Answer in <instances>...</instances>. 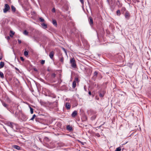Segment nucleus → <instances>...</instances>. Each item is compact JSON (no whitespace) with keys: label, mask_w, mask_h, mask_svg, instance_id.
<instances>
[{"label":"nucleus","mask_w":151,"mask_h":151,"mask_svg":"<svg viewBox=\"0 0 151 151\" xmlns=\"http://www.w3.org/2000/svg\"><path fill=\"white\" fill-rule=\"evenodd\" d=\"M70 62L71 64V66L72 67L74 68H76L77 65L75 60L74 58H72L70 59Z\"/></svg>","instance_id":"1"},{"label":"nucleus","mask_w":151,"mask_h":151,"mask_svg":"<svg viewBox=\"0 0 151 151\" xmlns=\"http://www.w3.org/2000/svg\"><path fill=\"white\" fill-rule=\"evenodd\" d=\"M10 9V7L7 4H5L4 8L3 9V12L4 13H6Z\"/></svg>","instance_id":"2"},{"label":"nucleus","mask_w":151,"mask_h":151,"mask_svg":"<svg viewBox=\"0 0 151 151\" xmlns=\"http://www.w3.org/2000/svg\"><path fill=\"white\" fill-rule=\"evenodd\" d=\"M12 128L14 131L19 130V126L17 124H15L14 123L13 126H12Z\"/></svg>","instance_id":"3"},{"label":"nucleus","mask_w":151,"mask_h":151,"mask_svg":"<svg viewBox=\"0 0 151 151\" xmlns=\"http://www.w3.org/2000/svg\"><path fill=\"white\" fill-rule=\"evenodd\" d=\"M124 16L125 18L127 19H129L130 17V14L129 12L127 11L126 12Z\"/></svg>","instance_id":"4"},{"label":"nucleus","mask_w":151,"mask_h":151,"mask_svg":"<svg viewBox=\"0 0 151 151\" xmlns=\"http://www.w3.org/2000/svg\"><path fill=\"white\" fill-rule=\"evenodd\" d=\"M79 81L78 78L77 77H76L75 79L74 80L73 82L72 85H76L77 83H78Z\"/></svg>","instance_id":"5"},{"label":"nucleus","mask_w":151,"mask_h":151,"mask_svg":"<svg viewBox=\"0 0 151 151\" xmlns=\"http://www.w3.org/2000/svg\"><path fill=\"white\" fill-rule=\"evenodd\" d=\"M88 21L90 24L91 26H92L93 24V21L91 17H90L88 18Z\"/></svg>","instance_id":"6"},{"label":"nucleus","mask_w":151,"mask_h":151,"mask_svg":"<svg viewBox=\"0 0 151 151\" xmlns=\"http://www.w3.org/2000/svg\"><path fill=\"white\" fill-rule=\"evenodd\" d=\"M65 107L67 110H69L70 109L71 105L69 103H66L65 104Z\"/></svg>","instance_id":"7"},{"label":"nucleus","mask_w":151,"mask_h":151,"mask_svg":"<svg viewBox=\"0 0 151 151\" xmlns=\"http://www.w3.org/2000/svg\"><path fill=\"white\" fill-rule=\"evenodd\" d=\"M54 55V52L53 51H51L50 52L49 54V56H50V57L51 59H53V56Z\"/></svg>","instance_id":"8"},{"label":"nucleus","mask_w":151,"mask_h":151,"mask_svg":"<svg viewBox=\"0 0 151 151\" xmlns=\"http://www.w3.org/2000/svg\"><path fill=\"white\" fill-rule=\"evenodd\" d=\"M77 112L76 111H74L72 114L71 116L73 117H74L77 115Z\"/></svg>","instance_id":"9"},{"label":"nucleus","mask_w":151,"mask_h":151,"mask_svg":"<svg viewBox=\"0 0 151 151\" xmlns=\"http://www.w3.org/2000/svg\"><path fill=\"white\" fill-rule=\"evenodd\" d=\"M52 23L55 27H57V23L55 20L54 19H52Z\"/></svg>","instance_id":"10"},{"label":"nucleus","mask_w":151,"mask_h":151,"mask_svg":"<svg viewBox=\"0 0 151 151\" xmlns=\"http://www.w3.org/2000/svg\"><path fill=\"white\" fill-rule=\"evenodd\" d=\"M14 123L12 122H8L7 123V125L10 127L11 128H12V126H13L14 125Z\"/></svg>","instance_id":"11"},{"label":"nucleus","mask_w":151,"mask_h":151,"mask_svg":"<svg viewBox=\"0 0 151 151\" xmlns=\"http://www.w3.org/2000/svg\"><path fill=\"white\" fill-rule=\"evenodd\" d=\"M105 93V92L104 91H103L102 92H101L99 93V96L100 97H103L104 96Z\"/></svg>","instance_id":"12"},{"label":"nucleus","mask_w":151,"mask_h":151,"mask_svg":"<svg viewBox=\"0 0 151 151\" xmlns=\"http://www.w3.org/2000/svg\"><path fill=\"white\" fill-rule=\"evenodd\" d=\"M41 25L43 29H45L47 27V25L45 23H42Z\"/></svg>","instance_id":"13"},{"label":"nucleus","mask_w":151,"mask_h":151,"mask_svg":"<svg viewBox=\"0 0 151 151\" xmlns=\"http://www.w3.org/2000/svg\"><path fill=\"white\" fill-rule=\"evenodd\" d=\"M67 129L69 131H71L72 130V128L70 125H68L67 126Z\"/></svg>","instance_id":"14"},{"label":"nucleus","mask_w":151,"mask_h":151,"mask_svg":"<svg viewBox=\"0 0 151 151\" xmlns=\"http://www.w3.org/2000/svg\"><path fill=\"white\" fill-rule=\"evenodd\" d=\"M13 147L14 148L17 150H20V147L18 145H14L13 146Z\"/></svg>","instance_id":"15"},{"label":"nucleus","mask_w":151,"mask_h":151,"mask_svg":"<svg viewBox=\"0 0 151 151\" xmlns=\"http://www.w3.org/2000/svg\"><path fill=\"white\" fill-rule=\"evenodd\" d=\"M3 105L8 109V105L4 102H2Z\"/></svg>","instance_id":"16"},{"label":"nucleus","mask_w":151,"mask_h":151,"mask_svg":"<svg viewBox=\"0 0 151 151\" xmlns=\"http://www.w3.org/2000/svg\"><path fill=\"white\" fill-rule=\"evenodd\" d=\"M4 63L3 62H0V68H3L4 66Z\"/></svg>","instance_id":"17"},{"label":"nucleus","mask_w":151,"mask_h":151,"mask_svg":"<svg viewBox=\"0 0 151 151\" xmlns=\"http://www.w3.org/2000/svg\"><path fill=\"white\" fill-rule=\"evenodd\" d=\"M98 75V72L97 71H95L93 73V77L96 78Z\"/></svg>","instance_id":"18"},{"label":"nucleus","mask_w":151,"mask_h":151,"mask_svg":"<svg viewBox=\"0 0 151 151\" xmlns=\"http://www.w3.org/2000/svg\"><path fill=\"white\" fill-rule=\"evenodd\" d=\"M28 52L27 51H25L24 52V55L25 56L27 57L28 55Z\"/></svg>","instance_id":"19"},{"label":"nucleus","mask_w":151,"mask_h":151,"mask_svg":"<svg viewBox=\"0 0 151 151\" xmlns=\"http://www.w3.org/2000/svg\"><path fill=\"white\" fill-rule=\"evenodd\" d=\"M10 32L11 33V34H10V36L11 37H12L13 36V35H14V32L12 31H10Z\"/></svg>","instance_id":"20"},{"label":"nucleus","mask_w":151,"mask_h":151,"mask_svg":"<svg viewBox=\"0 0 151 151\" xmlns=\"http://www.w3.org/2000/svg\"><path fill=\"white\" fill-rule=\"evenodd\" d=\"M0 76L2 78H4V74L2 72H0Z\"/></svg>","instance_id":"21"},{"label":"nucleus","mask_w":151,"mask_h":151,"mask_svg":"<svg viewBox=\"0 0 151 151\" xmlns=\"http://www.w3.org/2000/svg\"><path fill=\"white\" fill-rule=\"evenodd\" d=\"M23 119H22L23 121H26L27 119V117L25 115H23Z\"/></svg>","instance_id":"22"},{"label":"nucleus","mask_w":151,"mask_h":151,"mask_svg":"<svg viewBox=\"0 0 151 151\" xmlns=\"http://www.w3.org/2000/svg\"><path fill=\"white\" fill-rule=\"evenodd\" d=\"M39 20L41 22H44L45 21V20L42 17H40Z\"/></svg>","instance_id":"23"},{"label":"nucleus","mask_w":151,"mask_h":151,"mask_svg":"<svg viewBox=\"0 0 151 151\" xmlns=\"http://www.w3.org/2000/svg\"><path fill=\"white\" fill-rule=\"evenodd\" d=\"M11 8H12V11L13 12H15L16 11V8H15V7L14 6H12Z\"/></svg>","instance_id":"24"},{"label":"nucleus","mask_w":151,"mask_h":151,"mask_svg":"<svg viewBox=\"0 0 151 151\" xmlns=\"http://www.w3.org/2000/svg\"><path fill=\"white\" fill-rule=\"evenodd\" d=\"M28 32L26 30H24L23 32V34L25 35H28Z\"/></svg>","instance_id":"25"},{"label":"nucleus","mask_w":151,"mask_h":151,"mask_svg":"<svg viewBox=\"0 0 151 151\" xmlns=\"http://www.w3.org/2000/svg\"><path fill=\"white\" fill-rule=\"evenodd\" d=\"M121 150V149L120 147H118L117 148L115 151H120Z\"/></svg>","instance_id":"26"},{"label":"nucleus","mask_w":151,"mask_h":151,"mask_svg":"<svg viewBox=\"0 0 151 151\" xmlns=\"http://www.w3.org/2000/svg\"><path fill=\"white\" fill-rule=\"evenodd\" d=\"M56 76V74L55 73H53L51 75V77L52 78H54Z\"/></svg>","instance_id":"27"},{"label":"nucleus","mask_w":151,"mask_h":151,"mask_svg":"<svg viewBox=\"0 0 151 151\" xmlns=\"http://www.w3.org/2000/svg\"><path fill=\"white\" fill-rule=\"evenodd\" d=\"M116 14L118 15V16H119V15L120 14V11L119 10H118L117 11H116Z\"/></svg>","instance_id":"28"},{"label":"nucleus","mask_w":151,"mask_h":151,"mask_svg":"<svg viewBox=\"0 0 151 151\" xmlns=\"http://www.w3.org/2000/svg\"><path fill=\"white\" fill-rule=\"evenodd\" d=\"M30 113L31 114H32L33 113V109L31 108V107H30Z\"/></svg>","instance_id":"29"},{"label":"nucleus","mask_w":151,"mask_h":151,"mask_svg":"<svg viewBox=\"0 0 151 151\" xmlns=\"http://www.w3.org/2000/svg\"><path fill=\"white\" fill-rule=\"evenodd\" d=\"M36 116V115L35 114H34L33 115L32 118L30 119V120H34V119L35 118Z\"/></svg>","instance_id":"30"},{"label":"nucleus","mask_w":151,"mask_h":151,"mask_svg":"<svg viewBox=\"0 0 151 151\" xmlns=\"http://www.w3.org/2000/svg\"><path fill=\"white\" fill-rule=\"evenodd\" d=\"M60 60L62 63H63L64 61V58L63 57H62L60 59Z\"/></svg>","instance_id":"31"},{"label":"nucleus","mask_w":151,"mask_h":151,"mask_svg":"<svg viewBox=\"0 0 151 151\" xmlns=\"http://www.w3.org/2000/svg\"><path fill=\"white\" fill-rule=\"evenodd\" d=\"M95 136L97 137H100V135L99 133H96L95 134Z\"/></svg>","instance_id":"32"},{"label":"nucleus","mask_w":151,"mask_h":151,"mask_svg":"<svg viewBox=\"0 0 151 151\" xmlns=\"http://www.w3.org/2000/svg\"><path fill=\"white\" fill-rule=\"evenodd\" d=\"M45 63V60H42L41 61V63L42 64H43Z\"/></svg>","instance_id":"33"},{"label":"nucleus","mask_w":151,"mask_h":151,"mask_svg":"<svg viewBox=\"0 0 151 151\" xmlns=\"http://www.w3.org/2000/svg\"><path fill=\"white\" fill-rule=\"evenodd\" d=\"M21 60L22 61H23L24 60V59L22 57H21L20 58Z\"/></svg>","instance_id":"34"},{"label":"nucleus","mask_w":151,"mask_h":151,"mask_svg":"<svg viewBox=\"0 0 151 151\" xmlns=\"http://www.w3.org/2000/svg\"><path fill=\"white\" fill-rule=\"evenodd\" d=\"M134 2H135L136 1L137 2H139V0H132Z\"/></svg>","instance_id":"35"},{"label":"nucleus","mask_w":151,"mask_h":151,"mask_svg":"<svg viewBox=\"0 0 151 151\" xmlns=\"http://www.w3.org/2000/svg\"><path fill=\"white\" fill-rule=\"evenodd\" d=\"M18 42L19 44H20L22 43V41H21V40L18 39Z\"/></svg>","instance_id":"36"},{"label":"nucleus","mask_w":151,"mask_h":151,"mask_svg":"<svg viewBox=\"0 0 151 151\" xmlns=\"http://www.w3.org/2000/svg\"><path fill=\"white\" fill-rule=\"evenodd\" d=\"M81 2L82 4H83L84 3V1L83 0H79Z\"/></svg>","instance_id":"37"},{"label":"nucleus","mask_w":151,"mask_h":151,"mask_svg":"<svg viewBox=\"0 0 151 151\" xmlns=\"http://www.w3.org/2000/svg\"><path fill=\"white\" fill-rule=\"evenodd\" d=\"M53 12H55V9L54 8H53L52 10Z\"/></svg>","instance_id":"38"},{"label":"nucleus","mask_w":151,"mask_h":151,"mask_svg":"<svg viewBox=\"0 0 151 151\" xmlns=\"http://www.w3.org/2000/svg\"><path fill=\"white\" fill-rule=\"evenodd\" d=\"M63 50L64 51V52H65V53H66V50H65V49L64 48H63Z\"/></svg>","instance_id":"39"},{"label":"nucleus","mask_w":151,"mask_h":151,"mask_svg":"<svg viewBox=\"0 0 151 151\" xmlns=\"http://www.w3.org/2000/svg\"><path fill=\"white\" fill-rule=\"evenodd\" d=\"M119 3V4H120V2H119V0H118L116 3V4H117L118 5V3Z\"/></svg>","instance_id":"40"},{"label":"nucleus","mask_w":151,"mask_h":151,"mask_svg":"<svg viewBox=\"0 0 151 151\" xmlns=\"http://www.w3.org/2000/svg\"><path fill=\"white\" fill-rule=\"evenodd\" d=\"M37 86V85H36V88H37L38 90L39 89V86Z\"/></svg>","instance_id":"41"},{"label":"nucleus","mask_w":151,"mask_h":151,"mask_svg":"<svg viewBox=\"0 0 151 151\" xmlns=\"http://www.w3.org/2000/svg\"><path fill=\"white\" fill-rule=\"evenodd\" d=\"M34 70L35 71H37V70L36 68H34Z\"/></svg>","instance_id":"42"},{"label":"nucleus","mask_w":151,"mask_h":151,"mask_svg":"<svg viewBox=\"0 0 151 151\" xmlns=\"http://www.w3.org/2000/svg\"><path fill=\"white\" fill-rule=\"evenodd\" d=\"M7 39L8 40L9 39H10V37H9V36L7 37Z\"/></svg>","instance_id":"43"},{"label":"nucleus","mask_w":151,"mask_h":151,"mask_svg":"<svg viewBox=\"0 0 151 151\" xmlns=\"http://www.w3.org/2000/svg\"><path fill=\"white\" fill-rule=\"evenodd\" d=\"M88 94L89 95H91V92L90 91H89V92H88Z\"/></svg>","instance_id":"44"},{"label":"nucleus","mask_w":151,"mask_h":151,"mask_svg":"<svg viewBox=\"0 0 151 151\" xmlns=\"http://www.w3.org/2000/svg\"><path fill=\"white\" fill-rule=\"evenodd\" d=\"M76 86H72L73 88H75Z\"/></svg>","instance_id":"45"},{"label":"nucleus","mask_w":151,"mask_h":151,"mask_svg":"<svg viewBox=\"0 0 151 151\" xmlns=\"http://www.w3.org/2000/svg\"><path fill=\"white\" fill-rule=\"evenodd\" d=\"M84 88V89H85L86 90V86H85Z\"/></svg>","instance_id":"46"},{"label":"nucleus","mask_w":151,"mask_h":151,"mask_svg":"<svg viewBox=\"0 0 151 151\" xmlns=\"http://www.w3.org/2000/svg\"><path fill=\"white\" fill-rule=\"evenodd\" d=\"M127 0V1H128L130 2V3L131 2V0Z\"/></svg>","instance_id":"47"},{"label":"nucleus","mask_w":151,"mask_h":151,"mask_svg":"<svg viewBox=\"0 0 151 151\" xmlns=\"http://www.w3.org/2000/svg\"><path fill=\"white\" fill-rule=\"evenodd\" d=\"M107 0V2H108V3H109V0Z\"/></svg>","instance_id":"48"},{"label":"nucleus","mask_w":151,"mask_h":151,"mask_svg":"<svg viewBox=\"0 0 151 151\" xmlns=\"http://www.w3.org/2000/svg\"><path fill=\"white\" fill-rule=\"evenodd\" d=\"M15 68L17 70H19V69L17 68Z\"/></svg>","instance_id":"49"},{"label":"nucleus","mask_w":151,"mask_h":151,"mask_svg":"<svg viewBox=\"0 0 151 151\" xmlns=\"http://www.w3.org/2000/svg\"><path fill=\"white\" fill-rule=\"evenodd\" d=\"M2 57H0V60H1V59H2Z\"/></svg>","instance_id":"50"},{"label":"nucleus","mask_w":151,"mask_h":151,"mask_svg":"<svg viewBox=\"0 0 151 151\" xmlns=\"http://www.w3.org/2000/svg\"><path fill=\"white\" fill-rule=\"evenodd\" d=\"M48 96H51V95H50V94H48Z\"/></svg>","instance_id":"51"},{"label":"nucleus","mask_w":151,"mask_h":151,"mask_svg":"<svg viewBox=\"0 0 151 151\" xmlns=\"http://www.w3.org/2000/svg\"><path fill=\"white\" fill-rule=\"evenodd\" d=\"M123 9H124V10H126V9L125 8H123Z\"/></svg>","instance_id":"52"},{"label":"nucleus","mask_w":151,"mask_h":151,"mask_svg":"<svg viewBox=\"0 0 151 151\" xmlns=\"http://www.w3.org/2000/svg\"><path fill=\"white\" fill-rule=\"evenodd\" d=\"M96 117V116H94V118H95Z\"/></svg>","instance_id":"53"}]
</instances>
